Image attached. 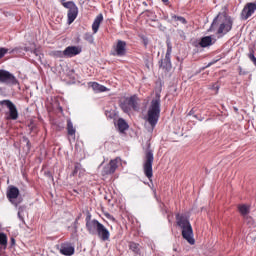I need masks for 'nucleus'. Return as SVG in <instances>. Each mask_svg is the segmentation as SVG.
Listing matches in <instances>:
<instances>
[{
	"label": "nucleus",
	"instance_id": "1a4fd4ad",
	"mask_svg": "<svg viewBox=\"0 0 256 256\" xmlns=\"http://www.w3.org/2000/svg\"><path fill=\"white\" fill-rule=\"evenodd\" d=\"M255 11H256V1L247 3L241 12L242 19L247 21V19H249V17H251V15L255 13Z\"/></svg>",
	"mask_w": 256,
	"mask_h": 256
},
{
	"label": "nucleus",
	"instance_id": "2eb2a0df",
	"mask_svg": "<svg viewBox=\"0 0 256 256\" xmlns=\"http://www.w3.org/2000/svg\"><path fill=\"white\" fill-rule=\"evenodd\" d=\"M59 251L65 256L75 255V248L71 244H61Z\"/></svg>",
	"mask_w": 256,
	"mask_h": 256
},
{
	"label": "nucleus",
	"instance_id": "412c9836",
	"mask_svg": "<svg viewBox=\"0 0 256 256\" xmlns=\"http://www.w3.org/2000/svg\"><path fill=\"white\" fill-rule=\"evenodd\" d=\"M199 45L203 48L209 47L213 45V38H211V36H205L200 40Z\"/></svg>",
	"mask_w": 256,
	"mask_h": 256
},
{
	"label": "nucleus",
	"instance_id": "39448f33",
	"mask_svg": "<svg viewBox=\"0 0 256 256\" xmlns=\"http://www.w3.org/2000/svg\"><path fill=\"white\" fill-rule=\"evenodd\" d=\"M7 197L10 203H12V205H15V207H17V205H19L22 201V199L19 198V188L15 186H10L8 188Z\"/></svg>",
	"mask_w": 256,
	"mask_h": 256
},
{
	"label": "nucleus",
	"instance_id": "bb28decb",
	"mask_svg": "<svg viewBox=\"0 0 256 256\" xmlns=\"http://www.w3.org/2000/svg\"><path fill=\"white\" fill-rule=\"evenodd\" d=\"M0 247L3 249L7 247V235L5 233H0Z\"/></svg>",
	"mask_w": 256,
	"mask_h": 256
},
{
	"label": "nucleus",
	"instance_id": "9b49d317",
	"mask_svg": "<svg viewBox=\"0 0 256 256\" xmlns=\"http://www.w3.org/2000/svg\"><path fill=\"white\" fill-rule=\"evenodd\" d=\"M119 158L111 160L107 166H105L102 170L103 175H113L115 171H117V167H119Z\"/></svg>",
	"mask_w": 256,
	"mask_h": 256
},
{
	"label": "nucleus",
	"instance_id": "a878e982",
	"mask_svg": "<svg viewBox=\"0 0 256 256\" xmlns=\"http://www.w3.org/2000/svg\"><path fill=\"white\" fill-rule=\"evenodd\" d=\"M67 131H68V135H75L76 130L73 127V122H71V120H67Z\"/></svg>",
	"mask_w": 256,
	"mask_h": 256
},
{
	"label": "nucleus",
	"instance_id": "cd10ccee",
	"mask_svg": "<svg viewBox=\"0 0 256 256\" xmlns=\"http://www.w3.org/2000/svg\"><path fill=\"white\" fill-rule=\"evenodd\" d=\"M172 19L174 21H179L183 25H187V20L184 17H182V16L172 15Z\"/></svg>",
	"mask_w": 256,
	"mask_h": 256
},
{
	"label": "nucleus",
	"instance_id": "0eeeda50",
	"mask_svg": "<svg viewBox=\"0 0 256 256\" xmlns=\"http://www.w3.org/2000/svg\"><path fill=\"white\" fill-rule=\"evenodd\" d=\"M0 105H5L9 109V119H12V121H17V119H19V112L13 102L10 100H2L0 101Z\"/></svg>",
	"mask_w": 256,
	"mask_h": 256
},
{
	"label": "nucleus",
	"instance_id": "f8f14e48",
	"mask_svg": "<svg viewBox=\"0 0 256 256\" xmlns=\"http://www.w3.org/2000/svg\"><path fill=\"white\" fill-rule=\"evenodd\" d=\"M81 53V48L79 46H68L64 50V55L67 59L75 57Z\"/></svg>",
	"mask_w": 256,
	"mask_h": 256
},
{
	"label": "nucleus",
	"instance_id": "37998d69",
	"mask_svg": "<svg viewBox=\"0 0 256 256\" xmlns=\"http://www.w3.org/2000/svg\"><path fill=\"white\" fill-rule=\"evenodd\" d=\"M18 217H21V213L20 212H18Z\"/></svg>",
	"mask_w": 256,
	"mask_h": 256
},
{
	"label": "nucleus",
	"instance_id": "72a5a7b5",
	"mask_svg": "<svg viewBox=\"0 0 256 256\" xmlns=\"http://www.w3.org/2000/svg\"><path fill=\"white\" fill-rule=\"evenodd\" d=\"M105 217H106L107 219H109L110 221H115V218H114L111 214H109V213H106V214H105Z\"/></svg>",
	"mask_w": 256,
	"mask_h": 256
},
{
	"label": "nucleus",
	"instance_id": "5701e85b",
	"mask_svg": "<svg viewBox=\"0 0 256 256\" xmlns=\"http://www.w3.org/2000/svg\"><path fill=\"white\" fill-rule=\"evenodd\" d=\"M61 4L63 5V7H65V9H68V11L77 7L75 2H73V1L65 2V0H61Z\"/></svg>",
	"mask_w": 256,
	"mask_h": 256
},
{
	"label": "nucleus",
	"instance_id": "f704fd0d",
	"mask_svg": "<svg viewBox=\"0 0 256 256\" xmlns=\"http://www.w3.org/2000/svg\"><path fill=\"white\" fill-rule=\"evenodd\" d=\"M239 75H247V72L243 71V68H239Z\"/></svg>",
	"mask_w": 256,
	"mask_h": 256
},
{
	"label": "nucleus",
	"instance_id": "58836bf2",
	"mask_svg": "<svg viewBox=\"0 0 256 256\" xmlns=\"http://www.w3.org/2000/svg\"><path fill=\"white\" fill-rule=\"evenodd\" d=\"M162 2L164 3V5H168L169 4V0H162Z\"/></svg>",
	"mask_w": 256,
	"mask_h": 256
},
{
	"label": "nucleus",
	"instance_id": "c9c22d12",
	"mask_svg": "<svg viewBox=\"0 0 256 256\" xmlns=\"http://www.w3.org/2000/svg\"><path fill=\"white\" fill-rule=\"evenodd\" d=\"M212 89H216V93H217V91H219V85L214 84V85L212 86Z\"/></svg>",
	"mask_w": 256,
	"mask_h": 256
},
{
	"label": "nucleus",
	"instance_id": "ddd939ff",
	"mask_svg": "<svg viewBox=\"0 0 256 256\" xmlns=\"http://www.w3.org/2000/svg\"><path fill=\"white\" fill-rule=\"evenodd\" d=\"M96 235H98L99 239H101L102 241H109V238L111 237V233L103 224H100L98 232H96Z\"/></svg>",
	"mask_w": 256,
	"mask_h": 256
},
{
	"label": "nucleus",
	"instance_id": "f3484780",
	"mask_svg": "<svg viewBox=\"0 0 256 256\" xmlns=\"http://www.w3.org/2000/svg\"><path fill=\"white\" fill-rule=\"evenodd\" d=\"M89 87H92L93 91L95 93H105V91H108L107 87L97 83V82H90Z\"/></svg>",
	"mask_w": 256,
	"mask_h": 256
},
{
	"label": "nucleus",
	"instance_id": "c03bdc74",
	"mask_svg": "<svg viewBox=\"0 0 256 256\" xmlns=\"http://www.w3.org/2000/svg\"><path fill=\"white\" fill-rule=\"evenodd\" d=\"M12 243H15V239L14 238H12Z\"/></svg>",
	"mask_w": 256,
	"mask_h": 256
},
{
	"label": "nucleus",
	"instance_id": "9d476101",
	"mask_svg": "<svg viewBox=\"0 0 256 256\" xmlns=\"http://www.w3.org/2000/svg\"><path fill=\"white\" fill-rule=\"evenodd\" d=\"M101 226V222L96 219H87L86 220V229L90 235H97L99 231V227Z\"/></svg>",
	"mask_w": 256,
	"mask_h": 256
},
{
	"label": "nucleus",
	"instance_id": "6ab92c4d",
	"mask_svg": "<svg viewBox=\"0 0 256 256\" xmlns=\"http://www.w3.org/2000/svg\"><path fill=\"white\" fill-rule=\"evenodd\" d=\"M160 67L166 71H171V57L165 56V58L160 61Z\"/></svg>",
	"mask_w": 256,
	"mask_h": 256
},
{
	"label": "nucleus",
	"instance_id": "4be33fe9",
	"mask_svg": "<svg viewBox=\"0 0 256 256\" xmlns=\"http://www.w3.org/2000/svg\"><path fill=\"white\" fill-rule=\"evenodd\" d=\"M117 127L120 133H123L124 131H127L129 129V125L123 118L118 119Z\"/></svg>",
	"mask_w": 256,
	"mask_h": 256
},
{
	"label": "nucleus",
	"instance_id": "e433bc0d",
	"mask_svg": "<svg viewBox=\"0 0 256 256\" xmlns=\"http://www.w3.org/2000/svg\"><path fill=\"white\" fill-rule=\"evenodd\" d=\"M32 53H34V55H36V57H39V51L37 49L33 50Z\"/></svg>",
	"mask_w": 256,
	"mask_h": 256
},
{
	"label": "nucleus",
	"instance_id": "7ed1b4c3",
	"mask_svg": "<svg viewBox=\"0 0 256 256\" xmlns=\"http://www.w3.org/2000/svg\"><path fill=\"white\" fill-rule=\"evenodd\" d=\"M177 225L182 229V237L190 245H195V239L193 238V228L191 227V223H189V219L183 215L177 214L176 216Z\"/></svg>",
	"mask_w": 256,
	"mask_h": 256
},
{
	"label": "nucleus",
	"instance_id": "dca6fc26",
	"mask_svg": "<svg viewBox=\"0 0 256 256\" xmlns=\"http://www.w3.org/2000/svg\"><path fill=\"white\" fill-rule=\"evenodd\" d=\"M77 15H79V8L75 6L74 8L68 10V24L71 25L73 21L77 19Z\"/></svg>",
	"mask_w": 256,
	"mask_h": 256
},
{
	"label": "nucleus",
	"instance_id": "a211bd4d",
	"mask_svg": "<svg viewBox=\"0 0 256 256\" xmlns=\"http://www.w3.org/2000/svg\"><path fill=\"white\" fill-rule=\"evenodd\" d=\"M101 23H103V14H99L92 24V31L94 34L97 33V31H99Z\"/></svg>",
	"mask_w": 256,
	"mask_h": 256
},
{
	"label": "nucleus",
	"instance_id": "a19ab883",
	"mask_svg": "<svg viewBox=\"0 0 256 256\" xmlns=\"http://www.w3.org/2000/svg\"><path fill=\"white\" fill-rule=\"evenodd\" d=\"M26 143H27V147L29 149V147H31V144H30L29 140L26 139Z\"/></svg>",
	"mask_w": 256,
	"mask_h": 256
},
{
	"label": "nucleus",
	"instance_id": "4c0bfd02",
	"mask_svg": "<svg viewBox=\"0 0 256 256\" xmlns=\"http://www.w3.org/2000/svg\"><path fill=\"white\" fill-rule=\"evenodd\" d=\"M211 65H215V61H212V62L208 63V65L206 66V68H207V67H211Z\"/></svg>",
	"mask_w": 256,
	"mask_h": 256
},
{
	"label": "nucleus",
	"instance_id": "79ce46f5",
	"mask_svg": "<svg viewBox=\"0 0 256 256\" xmlns=\"http://www.w3.org/2000/svg\"><path fill=\"white\" fill-rule=\"evenodd\" d=\"M24 51H29V47H25V48H24Z\"/></svg>",
	"mask_w": 256,
	"mask_h": 256
},
{
	"label": "nucleus",
	"instance_id": "c756f323",
	"mask_svg": "<svg viewBox=\"0 0 256 256\" xmlns=\"http://www.w3.org/2000/svg\"><path fill=\"white\" fill-rule=\"evenodd\" d=\"M84 39H85V41H88V43H91V44L94 43V41H95V38H93L91 33H86L84 35Z\"/></svg>",
	"mask_w": 256,
	"mask_h": 256
},
{
	"label": "nucleus",
	"instance_id": "20e7f679",
	"mask_svg": "<svg viewBox=\"0 0 256 256\" xmlns=\"http://www.w3.org/2000/svg\"><path fill=\"white\" fill-rule=\"evenodd\" d=\"M153 151L147 150L144 163H143V170L144 174L147 179H151L153 177V161H154Z\"/></svg>",
	"mask_w": 256,
	"mask_h": 256
},
{
	"label": "nucleus",
	"instance_id": "2f4dec72",
	"mask_svg": "<svg viewBox=\"0 0 256 256\" xmlns=\"http://www.w3.org/2000/svg\"><path fill=\"white\" fill-rule=\"evenodd\" d=\"M54 55H55V57L63 58V57H65V50L64 51H60V50L55 51Z\"/></svg>",
	"mask_w": 256,
	"mask_h": 256
},
{
	"label": "nucleus",
	"instance_id": "aec40b11",
	"mask_svg": "<svg viewBox=\"0 0 256 256\" xmlns=\"http://www.w3.org/2000/svg\"><path fill=\"white\" fill-rule=\"evenodd\" d=\"M126 103H128L130 109H134V111H137V109H139V106L137 105V96H131L129 98H126Z\"/></svg>",
	"mask_w": 256,
	"mask_h": 256
},
{
	"label": "nucleus",
	"instance_id": "423d86ee",
	"mask_svg": "<svg viewBox=\"0 0 256 256\" xmlns=\"http://www.w3.org/2000/svg\"><path fill=\"white\" fill-rule=\"evenodd\" d=\"M127 53V42L123 40H117L116 44L113 46L112 55L117 57H123Z\"/></svg>",
	"mask_w": 256,
	"mask_h": 256
},
{
	"label": "nucleus",
	"instance_id": "ea45409f",
	"mask_svg": "<svg viewBox=\"0 0 256 256\" xmlns=\"http://www.w3.org/2000/svg\"><path fill=\"white\" fill-rule=\"evenodd\" d=\"M17 51H19V48H15L11 51V53H17Z\"/></svg>",
	"mask_w": 256,
	"mask_h": 256
},
{
	"label": "nucleus",
	"instance_id": "473e14b6",
	"mask_svg": "<svg viewBox=\"0 0 256 256\" xmlns=\"http://www.w3.org/2000/svg\"><path fill=\"white\" fill-rule=\"evenodd\" d=\"M177 33L181 39H185V32L183 30H178Z\"/></svg>",
	"mask_w": 256,
	"mask_h": 256
},
{
	"label": "nucleus",
	"instance_id": "f257e3e1",
	"mask_svg": "<svg viewBox=\"0 0 256 256\" xmlns=\"http://www.w3.org/2000/svg\"><path fill=\"white\" fill-rule=\"evenodd\" d=\"M161 115V94L156 93L155 97L151 100L146 121H148L150 128L148 131L152 133L153 129L157 126V123H159V117Z\"/></svg>",
	"mask_w": 256,
	"mask_h": 256
},
{
	"label": "nucleus",
	"instance_id": "c85d7f7f",
	"mask_svg": "<svg viewBox=\"0 0 256 256\" xmlns=\"http://www.w3.org/2000/svg\"><path fill=\"white\" fill-rule=\"evenodd\" d=\"M171 53H173V46L171 42H167V51L165 57H171Z\"/></svg>",
	"mask_w": 256,
	"mask_h": 256
},
{
	"label": "nucleus",
	"instance_id": "393cba45",
	"mask_svg": "<svg viewBox=\"0 0 256 256\" xmlns=\"http://www.w3.org/2000/svg\"><path fill=\"white\" fill-rule=\"evenodd\" d=\"M120 107L124 113H129V111H131V106H129V103H127V98L120 103Z\"/></svg>",
	"mask_w": 256,
	"mask_h": 256
},
{
	"label": "nucleus",
	"instance_id": "6e6552de",
	"mask_svg": "<svg viewBox=\"0 0 256 256\" xmlns=\"http://www.w3.org/2000/svg\"><path fill=\"white\" fill-rule=\"evenodd\" d=\"M0 83H6L7 85H15V83H17V79L9 71L0 70Z\"/></svg>",
	"mask_w": 256,
	"mask_h": 256
},
{
	"label": "nucleus",
	"instance_id": "4468645a",
	"mask_svg": "<svg viewBox=\"0 0 256 256\" xmlns=\"http://www.w3.org/2000/svg\"><path fill=\"white\" fill-rule=\"evenodd\" d=\"M241 215L245 218L247 225H253V218L249 217V206L243 204L238 207Z\"/></svg>",
	"mask_w": 256,
	"mask_h": 256
},
{
	"label": "nucleus",
	"instance_id": "b1692460",
	"mask_svg": "<svg viewBox=\"0 0 256 256\" xmlns=\"http://www.w3.org/2000/svg\"><path fill=\"white\" fill-rule=\"evenodd\" d=\"M129 249L130 251H133V253H135L136 255H139L140 253V249H139V244L135 243V242H130L129 243Z\"/></svg>",
	"mask_w": 256,
	"mask_h": 256
},
{
	"label": "nucleus",
	"instance_id": "f03ea898",
	"mask_svg": "<svg viewBox=\"0 0 256 256\" xmlns=\"http://www.w3.org/2000/svg\"><path fill=\"white\" fill-rule=\"evenodd\" d=\"M217 22L219 23V28L217 33L219 35H227L231 29H233V19L229 16H217L208 31H213L217 27Z\"/></svg>",
	"mask_w": 256,
	"mask_h": 256
},
{
	"label": "nucleus",
	"instance_id": "7c9ffc66",
	"mask_svg": "<svg viewBox=\"0 0 256 256\" xmlns=\"http://www.w3.org/2000/svg\"><path fill=\"white\" fill-rule=\"evenodd\" d=\"M7 53H9V49L0 48V59H3V57H5V55H7Z\"/></svg>",
	"mask_w": 256,
	"mask_h": 256
}]
</instances>
